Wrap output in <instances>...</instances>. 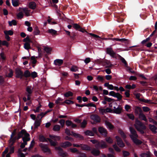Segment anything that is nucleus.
<instances>
[{
    "label": "nucleus",
    "mask_w": 157,
    "mask_h": 157,
    "mask_svg": "<svg viewBox=\"0 0 157 157\" xmlns=\"http://www.w3.org/2000/svg\"><path fill=\"white\" fill-rule=\"evenodd\" d=\"M134 126L135 128L140 133L144 134L145 133L144 131L146 129V127L145 125L142 122L138 119H136L135 123L134 124Z\"/></svg>",
    "instance_id": "f257e3e1"
},
{
    "label": "nucleus",
    "mask_w": 157,
    "mask_h": 157,
    "mask_svg": "<svg viewBox=\"0 0 157 157\" xmlns=\"http://www.w3.org/2000/svg\"><path fill=\"white\" fill-rule=\"evenodd\" d=\"M90 141L93 144H95V147L97 149L106 148L108 146L106 143L103 140L98 141L96 140H91Z\"/></svg>",
    "instance_id": "f03ea898"
},
{
    "label": "nucleus",
    "mask_w": 157,
    "mask_h": 157,
    "mask_svg": "<svg viewBox=\"0 0 157 157\" xmlns=\"http://www.w3.org/2000/svg\"><path fill=\"white\" fill-rule=\"evenodd\" d=\"M73 27L76 30L80 31L83 33L86 32L87 34H89L90 36H92L95 38H100V37L92 33H88L86 30L82 28L77 23L74 24L73 25Z\"/></svg>",
    "instance_id": "7ed1b4c3"
},
{
    "label": "nucleus",
    "mask_w": 157,
    "mask_h": 157,
    "mask_svg": "<svg viewBox=\"0 0 157 157\" xmlns=\"http://www.w3.org/2000/svg\"><path fill=\"white\" fill-rule=\"evenodd\" d=\"M65 133L68 136L72 135L74 137L76 138H79L81 140L83 139V137L81 135L75 133L74 132L72 131L71 134V132L69 129L67 128H66L65 129Z\"/></svg>",
    "instance_id": "20e7f679"
},
{
    "label": "nucleus",
    "mask_w": 157,
    "mask_h": 157,
    "mask_svg": "<svg viewBox=\"0 0 157 157\" xmlns=\"http://www.w3.org/2000/svg\"><path fill=\"white\" fill-rule=\"evenodd\" d=\"M16 77L17 78L22 79L24 76L23 73L21 69L19 68H16L15 70Z\"/></svg>",
    "instance_id": "39448f33"
},
{
    "label": "nucleus",
    "mask_w": 157,
    "mask_h": 157,
    "mask_svg": "<svg viewBox=\"0 0 157 157\" xmlns=\"http://www.w3.org/2000/svg\"><path fill=\"white\" fill-rule=\"evenodd\" d=\"M39 146L41 147L44 152H48L49 154L51 153L50 149L48 148L47 145L40 143L39 144Z\"/></svg>",
    "instance_id": "423d86ee"
},
{
    "label": "nucleus",
    "mask_w": 157,
    "mask_h": 157,
    "mask_svg": "<svg viewBox=\"0 0 157 157\" xmlns=\"http://www.w3.org/2000/svg\"><path fill=\"white\" fill-rule=\"evenodd\" d=\"M56 149L59 151L58 154L60 156L62 157H67L68 156L67 153L64 151L61 147H58Z\"/></svg>",
    "instance_id": "0eeeda50"
},
{
    "label": "nucleus",
    "mask_w": 157,
    "mask_h": 157,
    "mask_svg": "<svg viewBox=\"0 0 157 157\" xmlns=\"http://www.w3.org/2000/svg\"><path fill=\"white\" fill-rule=\"evenodd\" d=\"M129 130L131 133L130 135V137L131 139L135 137H138V135L135 129L132 127H129Z\"/></svg>",
    "instance_id": "6e6552de"
},
{
    "label": "nucleus",
    "mask_w": 157,
    "mask_h": 157,
    "mask_svg": "<svg viewBox=\"0 0 157 157\" xmlns=\"http://www.w3.org/2000/svg\"><path fill=\"white\" fill-rule=\"evenodd\" d=\"M107 53L112 58H116V53L113 51L111 48H106Z\"/></svg>",
    "instance_id": "1a4fd4ad"
},
{
    "label": "nucleus",
    "mask_w": 157,
    "mask_h": 157,
    "mask_svg": "<svg viewBox=\"0 0 157 157\" xmlns=\"http://www.w3.org/2000/svg\"><path fill=\"white\" fill-rule=\"evenodd\" d=\"M123 13H116L114 14L115 17L117 18V21L119 22H122L124 18L122 17Z\"/></svg>",
    "instance_id": "9d476101"
},
{
    "label": "nucleus",
    "mask_w": 157,
    "mask_h": 157,
    "mask_svg": "<svg viewBox=\"0 0 157 157\" xmlns=\"http://www.w3.org/2000/svg\"><path fill=\"white\" fill-rule=\"evenodd\" d=\"M115 138L117 140V145L120 147H124L125 145L121 138L118 136H115Z\"/></svg>",
    "instance_id": "9b49d317"
},
{
    "label": "nucleus",
    "mask_w": 157,
    "mask_h": 157,
    "mask_svg": "<svg viewBox=\"0 0 157 157\" xmlns=\"http://www.w3.org/2000/svg\"><path fill=\"white\" fill-rule=\"evenodd\" d=\"M90 119L96 123H100L101 122L100 117L97 114H93L90 116Z\"/></svg>",
    "instance_id": "f8f14e48"
},
{
    "label": "nucleus",
    "mask_w": 157,
    "mask_h": 157,
    "mask_svg": "<svg viewBox=\"0 0 157 157\" xmlns=\"http://www.w3.org/2000/svg\"><path fill=\"white\" fill-rule=\"evenodd\" d=\"M98 131L104 137H106L107 136V130L103 127H99Z\"/></svg>",
    "instance_id": "ddd939ff"
},
{
    "label": "nucleus",
    "mask_w": 157,
    "mask_h": 157,
    "mask_svg": "<svg viewBox=\"0 0 157 157\" xmlns=\"http://www.w3.org/2000/svg\"><path fill=\"white\" fill-rule=\"evenodd\" d=\"M110 39L113 41H121V42H124L127 44L128 43L129 41L128 39H125V38L119 39L118 38H110Z\"/></svg>",
    "instance_id": "4468645a"
},
{
    "label": "nucleus",
    "mask_w": 157,
    "mask_h": 157,
    "mask_svg": "<svg viewBox=\"0 0 157 157\" xmlns=\"http://www.w3.org/2000/svg\"><path fill=\"white\" fill-rule=\"evenodd\" d=\"M81 148L83 150L90 151L91 150V147L87 145L81 144Z\"/></svg>",
    "instance_id": "2eb2a0df"
},
{
    "label": "nucleus",
    "mask_w": 157,
    "mask_h": 157,
    "mask_svg": "<svg viewBox=\"0 0 157 157\" xmlns=\"http://www.w3.org/2000/svg\"><path fill=\"white\" fill-rule=\"evenodd\" d=\"M28 133L25 129H22L20 132H19L17 136H18V139H20L23 138V136H25L26 133Z\"/></svg>",
    "instance_id": "dca6fc26"
},
{
    "label": "nucleus",
    "mask_w": 157,
    "mask_h": 157,
    "mask_svg": "<svg viewBox=\"0 0 157 157\" xmlns=\"http://www.w3.org/2000/svg\"><path fill=\"white\" fill-rule=\"evenodd\" d=\"M138 137H135L134 138L131 139L133 143L137 145H140L141 144L142 142L140 140L138 139Z\"/></svg>",
    "instance_id": "f3484780"
},
{
    "label": "nucleus",
    "mask_w": 157,
    "mask_h": 157,
    "mask_svg": "<svg viewBox=\"0 0 157 157\" xmlns=\"http://www.w3.org/2000/svg\"><path fill=\"white\" fill-rule=\"evenodd\" d=\"M149 128L154 133H157L156 130L157 129V128L155 125L149 124Z\"/></svg>",
    "instance_id": "a211bd4d"
},
{
    "label": "nucleus",
    "mask_w": 157,
    "mask_h": 157,
    "mask_svg": "<svg viewBox=\"0 0 157 157\" xmlns=\"http://www.w3.org/2000/svg\"><path fill=\"white\" fill-rule=\"evenodd\" d=\"M91 153L95 156H97L99 155L100 154V151L95 148L93 149L91 151Z\"/></svg>",
    "instance_id": "6ab92c4d"
},
{
    "label": "nucleus",
    "mask_w": 157,
    "mask_h": 157,
    "mask_svg": "<svg viewBox=\"0 0 157 157\" xmlns=\"http://www.w3.org/2000/svg\"><path fill=\"white\" fill-rule=\"evenodd\" d=\"M63 60L61 59H56L54 61V63L56 65L60 66L63 63Z\"/></svg>",
    "instance_id": "aec40b11"
},
{
    "label": "nucleus",
    "mask_w": 157,
    "mask_h": 157,
    "mask_svg": "<svg viewBox=\"0 0 157 157\" xmlns=\"http://www.w3.org/2000/svg\"><path fill=\"white\" fill-rule=\"evenodd\" d=\"M72 145V144L69 142L66 141L61 144V147H63L66 148Z\"/></svg>",
    "instance_id": "412c9836"
},
{
    "label": "nucleus",
    "mask_w": 157,
    "mask_h": 157,
    "mask_svg": "<svg viewBox=\"0 0 157 157\" xmlns=\"http://www.w3.org/2000/svg\"><path fill=\"white\" fill-rule=\"evenodd\" d=\"M33 88H32L31 86H27L26 89V91L27 92V93L28 94L27 95H31L33 92Z\"/></svg>",
    "instance_id": "4be33fe9"
},
{
    "label": "nucleus",
    "mask_w": 157,
    "mask_h": 157,
    "mask_svg": "<svg viewBox=\"0 0 157 157\" xmlns=\"http://www.w3.org/2000/svg\"><path fill=\"white\" fill-rule=\"evenodd\" d=\"M105 123L107 127H108L109 129H113V126L109 122L107 121H105Z\"/></svg>",
    "instance_id": "5701e85b"
},
{
    "label": "nucleus",
    "mask_w": 157,
    "mask_h": 157,
    "mask_svg": "<svg viewBox=\"0 0 157 157\" xmlns=\"http://www.w3.org/2000/svg\"><path fill=\"white\" fill-rule=\"evenodd\" d=\"M36 3L34 2H31L29 3V7L33 10L35 9L36 8Z\"/></svg>",
    "instance_id": "b1692460"
},
{
    "label": "nucleus",
    "mask_w": 157,
    "mask_h": 157,
    "mask_svg": "<svg viewBox=\"0 0 157 157\" xmlns=\"http://www.w3.org/2000/svg\"><path fill=\"white\" fill-rule=\"evenodd\" d=\"M119 57L121 62L124 64V66L126 67H128V63L124 58L121 56L120 55H118Z\"/></svg>",
    "instance_id": "393cba45"
},
{
    "label": "nucleus",
    "mask_w": 157,
    "mask_h": 157,
    "mask_svg": "<svg viewBox=\"0 0 157 157\" xmlns=\"http://www.w3.org/2000/svg\"><path fill=\"white\" fill-rule=\"evenodd\" d=\"M104 63L105 65H107V66L106 67V68L111 67L113 66V65L110 62L107 60H105Z\"/></svg>",
    "instance_id": "a878e982"
},
{
    "label": "nucleus",
    "mask_w": 157,
    "mask_h": 157,
    "mask_svg": "<svg viewBox=\"0 0 157 157\" xmlns=\"http://www.w3.org/2000/svg\"><path fill=\"white\" fill-rule=\"evenodd\" d=\"M86 136H94V134L93 132L90 130H87L84 132Z\"/></svg>",
    "instance_id": "bb28decb"
},
{
    "label": "nucleus",
    "mask_w": 157,
    "mask_h": 157,
    "mask_svg": "<svg viewBox=\"0 0 157 157\" xmlns=\"http://www.w3.org/2000/svg\"><path fill=\"white\" fill-rule=\"evenodd\" d=\"M23 11L27 16H29L30 15L29 13L30 11V10H28L26 8H23Z\"/></svg>",
    "instance_id": "cd10ccee"
},
{
    "label": "nucleus",
    "mask_w": 157,
    "mask_h": 157,
    "mask_svg": "<svg viewBox=\"0 0 157 157\" xmlns=\"http://www.w3.org/2000/svg\"><path fill=\"white\" fill-rule=\"evenodd\" d=\"M31 42H26L24 44V48L27 50H28L30 49L31 48V47L30 43Z\"/></svg>",
    "instance_id": "c85d7f7f"
},
{
    "label": "nucleus",
    "mask_w": 157,
    "mask_h": 157,
    "mask_svg": "<svg viewBox=\"0 0 157 157\" xmlns=\"http://www.w3.org/2000/svg\"><path fill=\"white\" fill-rule=\"evenodd\" d=\"M118 132L123 139H124L126 138V136L122 130L121 129H119L118 130Z\"/></svg>",
    "instance_id": "c756f323"
},
{
    "label": "nucleus",
    "mask_w": 157,
    "mask_h": 157,
    "mask_svg": "<svg viewBox=\"0 0 157 157\" xmlns=\"http://www.w3.org/2000/svg\"><path fill=\"white\" fill-rule=\"evenodd\" d=\"M122 109L119 106L114 110V113L117 114H120L121 112Z\"/></svg>",
    "instance_id": "7c9ffc66"
},
{
    "label": "nucleus",
    "mask_w": 157,
    "mask_h": 157,
    "mask_svg": "<svg viewBox=\"0 0 157 157\" xmlns=\"http://www.w3.org/2000/svg\"><path fill=\"white\" fill-rule=\"evenodd\" d=\"M139 116V117L142 120H144L145 121H147V119L145 116L142 113H140Z\"/></svg>",
    "instance_id": "2f4dec72"
},
{
    "label": "nucleus",
    "mask_w": 157,
    "mask_h": 157,
    "mask_svg": "<svg viewBox=\"0 0 157 157\" xmlns=\"http://www.w3.org/2000/svg\"><path fill=\"white\" fill-rule=\"evenodd\" d=\"M39 140L40 142H47V140L42 135H40L39 136Z\"/></svg>",
    "instance_id": "473e14b6"
},
{
    "label": "nucleus",
    "mask_w": 157,
    "mask_h": 157,
    "mask_svg": "<svg viewBox=\"0 0 157 157\" xmlns=\"http://www.w3.org/2000/svg\"><path fill=\"white\" fill-rule=\"evenodd\" d=\"M40 31L39 30L37 26L35 27L33 31V34L34 35H37L39 34Z\"/></svg>",
    "instance_id": "72a5a7b5"
},
{
    "label": "nucleus",
    "mask_w": 157,
    "mask_h": 157,
    "mask_svg": "<svg viewBox=\"0 0 157 157\" xmlns=\"http://www.w3.org/2000/svg\"><path fill=\"white\" fill-rule=\"evenodd\" d=\"M30 135L29 133H26L25 136L23 137L22 138L25 139V141H29L30 140V138L29 137Z\"/></svg>",
    "instance_id": "f704fd0d"
},
{
    "label": "nucleus",
    "mask_w": 157,
    "mask_h": 157,
    "mask_svg": "<svg viewBox=\"0 0 157 157\" xmlns=\"http://www.w3.org/2000/svg\"><path fill=\"white\" fill-rule=\"evenodd\" d=\"M70 150L72 153H76L77 154H79L80 151L76 148H70Z\"/></svg>",
    "instance_id": "c9c22d12"
},
{
    "label": "nucleus",
    "mask_w": 157,
    "mask_h": 157,
    "mask_svg": "<svg viewBox=\"0 0 157 157\" xmlns=\"http://www.w3.org/2000/svg\"><path fill=\"white\" fill-rule=\"evenodd\" d=\"M24 76L25 78H28L31 76V73L28 70H26L23 73Z\"/></svg>",
    "instance_id": "e433bc0d"
},
{
    "label": "nucleus",
    "mask_w": 157,
    "mask_h": 157,
    "mask_svg": "<svg viewBox=\"0 0 157 157\" xmlns=\"http://www.w3.org/2000/svg\"><path fill=\"white\" fill-rule=\"evenodd\" d=\"M73 93L71 91H68L64 94V96L65 97H72L73 96Z\"/></svg>",
    "instance_id": "4c0bfd02"
},
{
    "label": "nucleus",
    "mask_w": 157,
    "mask_h": 157,
    "mask_svg": "<svg viewBox=\"0 0 157 157\" xmlns=\"http://www.w3.org/2000/svg\"><path fill=\"white\" fill-rule=\"evenodd\" d=\"M41 121H38V120H36V121L34 124V127L35 128H37L38 126H40Z\"/></svg>",
    "instance_id": "58836bf2"
},
{
    "label": "nucleus",
    "mask_w": 157,
    "mask_h": 157,
    "mask_svg": "<svg viewBox=\"0 0 157 157\" xmlns=\"http://www.w3.org/2000/svg\"><path fill=\"white\" fill-rule=\"evenodd\" d=\"M60 128V126L58 124L55 125L53 128V130L55 131H58Z\"/></svg>",
    "instance_id": "ea45409f"
},
{
    "label": "nucleus",
    "mask_w": 157,
    "mask_h": 157,
    "mask_svg": "<svg viewBox=\"0 0 157 157\" xmlns=\"http://www.w3.org/2000/svg\"><path fill=\"white\" fill-rule=\"evenodd\" d=\"M8 23L10 26H11L13 25H17L16 21L14 20H13L11 21H9Z\"/></svg>",
    "instance_id": "a19ab883"
},
{
    "label": "nucleus",
    "mask_w": 157,
    "mask_h": 157,
    "mask_svg": "<svg viewBox=\"0 0 157 157\" xmlns=\"http://www.w3.org/2000/svg\"><path fill=\"white\" fill-rule=\"evenodd\" d=\"M4 33L5 35L7 34L8 35L12 36L13 34V32L11 30H9L8 31L5 30L4 31Z\"/></svg>",
    "instance_id": "79ce46f5"
},
{
    "label": "nucleus",
    "mask_w": 157,
    "mask_h": 157,
    "mask_svg": "<svg viewBox=\"0 0 157 157\" xmlns=\"http://www.w3.org/2000/svg\"><path fill=\"white\" fill-rule=\"evenodd\" d=\"M52 48H51L46 47L44 48V50L48 54H50Z\"/></svg>",
    "instance_id": "37998d69"
},
{
    "label": "nucleus",
    "mask_w": 157,
    "mask_h": 157,
    "mask_svg": "<svg viewBox=\"0 0 157 157\" xmlns=\"http://www.w3.org/2000/svg\"><path fill=\"white\" fill-rule=\"evenodd\" d=\"M31 59L32 61V63L34 65L33 66V67H34L35 66L34 64L36 63L37 60L36 59L35 56H32L31 57Z\"/></svg>",
    "instance_id": "c03bdc74"
},
{
    "label": "nucleus",
    "mask_w": 157,
    "mask_h": 157,
    "mask_svg": "<svg viewBox=\"0 0 157 157\" xmlns=\"http://www.w3.org/2000/svg\"><path fill=\"white\" fill-rule=\"evenodd\" d=\"M87 124V121L86 120H84L81 123V127L82 128H84L86 127Z\"/></svg>",
    "instance_id": "a18cd8bd"
},
{
    "label": "nucleus",
    "mask_w": 157,
    "mask_h": 157,
    "mask_svg": "<svg viewBox=\"0 0 157 157\" xmlns=\"http://www.w3.org/2000/svg\"><path fill=\"white\" fill-rule=\"evenodd\" d=\"M49 136L51 138L55 140H59L60 139V138L59 136H55L53 135H50Z\"/></svg>",
    "instance_id": "49530a36"
},
{
    "label": "nucleus",
    "mask_w": 157,
    "mask_h": 157,
    "mask_svg": "<svg viewBox=\"0 0 157 157\" xmlns=\"http://www.w3.org/2000/svg\"><path fill=\"white\" fill-rule=\"evenodd\" d=\"M105 140L106 142L109 144H111L113 142V140L110 137H106Z\"/></svg>",
    "instance_id": "de8ad7c7"
},
{
    "label": "nucleus",
    "mask_w": 157,
    "mask_h": 157,
    "mask_svg": "<svg viewBox=\"0 0 157 157\" xmlns=\"http://www.w3.org/2000/svg\"><path fill=\"white\" fill-rule=\"evenodd\" d=\"M23 41L25 43L26 42H32V41L30 39L29 36H27L25 38L23 39Z\"/></svg>",
    "instance_id": "09e8293b"
},
{
    "label": "nucleus",
    "mask_w": 157,
    "mask_h": 157,
    "mask_svg": "<svg viewBox=\"0 0 157 157\" xmlns=\"http://www.w3.org/2000/svg\"><path fill=\"white\" fill-rule=\"evenodd\" d=\"M117 7V6L115 5L111 4V6H109V9H111L112 10H115Z\"/></svg>",
    "instance_id": "8fccbe9b"
},
{
    "label": "nucleus",
    "mask_w": 157,
    "mask_h": 157,
    "mask_svg": "<svg viewBox=\"0 0 157 157\" xmlns=\"http://www.w3.org/2000/svg\"><path fill=\"white\" fill-rule=\"evenodd\" d=\"M134 95L135 96L136 98L139 101H142V98H140V96L141 95V94H134Z\"/></svg>",
    "instance_id": "3c124183"
},
{
    "label": "nucleus",
    "mask_w": 157,
    "mask_h": 157,
    "mask_svg": "<svg viewBox=\"0 0 157 157\" xmlns=\"http://www.w3.org/2000/svg\"><path fill=\"white\" fill-rule=\"evenodd\" d=\"M104 100L107 101L108 102H110L112 101H114V99L109 98L107 96H105L104 97Z\"/></svg>",
    "instance_id": "603ef678"
},
{
    "label": "nucleus",
    "mask_w": 157,
    "mask_h": 157,
    "mask_svg": "<svg viewBox=\"0 0 157 157\" xmlns=\"http://www.w3.org/2000/svg\"><path fill=\"white\" fill-rule=\"evenodd\" d=\"M24 15L22 12H20L17 15V17L18 19H21L23 18Z\"/></svg>",
    "instance_id": "864d4df0"
},
{
    "label": "nucleus",
    "mask_w": 157,
    "mask_h": 157,
    "mask_svg": "<svg viewBox=\"0 0 157 157\" xmlns=\"http://www.w3.org/2000/svg\"><path fill=\"white\" fill-rule=\"evenodd\" d=\"M135 112L136 113L138 114L139 112L142 113V110L139 107L137 106L135 109Z\"/></svg>",
    "instance_id": "5fc2aeb1"
},
{
    "label": "nucleus",
    "mask_w": 157,
    "mask_h": 157,
    "mask_svg": "<svg viewBox=\"0 0 157 157\" xmlns=\"http://www.w3.org/2000/svg\"><path fill=\"white\" fill-rule=\"evenodd\" d=\"M115 97L117 98L119 100H121L122 96L119 93H116V96Z\"/></svg>",
    "instance_id": "6e6d98bb"
},
{
    "label": "nucleus",
    "mask_w": 157,
    "mask_h": 157,
    "mask_svg": "<svg viewBox=\"0 0 157 157\" xmlns=\"http://www.w3.org/2000/svg\"><path fill=\"white\" fill-rule=\"evenodd\" d=\"M48 33H50L52 34H56L57 31L55 30L51 29H48Z\"/></svg>",
    "instance_id": "4d7b16f0"
},
{
    "label": "nucleus",
    "mask_w": 157,
    "mask_h": 157,
    "mask_svg": "<svg viewBox=\"0 0 157 157\" xmlns=\"http://www.w3.org/2000/svg\"><path fill=\"white\" fill-rule=\"evenodd\" d=\"M76 36V35L75 34V33H72L71 34L70 37L71 39L74 40L75 39Z\"/></svg>",
    "instance_id": "13d9d810"
},
{
    "label": "nucleus",
    "mask_w": 157,
    "mask_h": 157,
    "mask_svg": "<svg viewBox=\"0 0 157 157\" xmlns=\"http://www.w3.org/2000/svg\"><path fill=\"white\" fill-rule=\"evenodd\" d=\"M141 157H151L150 155L147 153H144L141 154Z\"/></svg>",
    "instance_id": "bf43d9fd"
},
{
    "label": "nucleus",
    "mask_w": 157,
    "mask_h": 157,
    "mask_svg": "<svg viewBox=\"0 0 157 157\" xmlns=\"http://www.w3.org/2000/svg\"><path fill=\"white\" fill-rule=\"evenodd\" d=\"M37 73L33 71L31 73V76L33 78H34L37 77Z\"/></svg>",
    "instance_id": "052dcab7"
},
{
    "label": "nucleus",
    "mask_w": 157,
    "mask_h": 157,
    "mask_svg": "<svg viewBox=\"0 0 157 157\" xmlns=\"http://www.w3.org/2000/svg\"><path fill=\"white\" fill-rule=\"evenodd\" d=\"M113 147L114 149L115 150L119 152L120 151V149L116 144L113 145Z\"/></svg>",
    "instance_id": "680f3d73"
},
{
    "label": "nucleus",
    "mask_w": 157,
    "mask_h": 157,
    "mask_svg": "<svg viewBox=\"0 0 157 157\" xmlns=\"http://www.w3.org/2000/svg\"><path fill=\"white\" fill-rule=\"evenodd\" d=\"M64 103L67 104H73L74 102L70 100H66L64 101Z\"/></svg>",
    "instance_id": "e2e57ef3"
},
{
    "label": "nucleus",
    "mask_w": 157,
    "mask_h": 157,
    "mask_svg": "<svg viewBox=\"0 0 157 157\" xmlns=\"http://www.w3.org/2000/svg\"><path fill=\"white\" fill-rule=\"evenodd\" d=\"M127 115L130 119H131L132 120H133L134 119L135 117L133 114H128Z\"/></svg>",
    "instance_id": "0e129e2a"
},
{
    "label": "nucleus",
    "mask_w": 157,
    "mask_h": 157,
    "mask_svg": "<svg viewBox=\"0 0 157 157\" xmlns=\"http://www.w3.org/2000/svg\"><path fill=\"white\" fill-rule=\"evenodd\" d=\"M123 153L124 157H127L130 155V153L127 151H123Z\"/></svg>",
    "instance_id": "69168bd1"
},
{
    "label": "nucleus",
    "mask_w": 157,
    "mask_h": 157,
    "mask_svg": "<svg viewBox=\"0 0 157 157\" xmlns=\"http://www.w3.org/2000/svg\"><path fill=\"white\" fill-rule=\"evenodd\" d=\"M72 123V122L71 121L68 120L66 121V124L67 126H69L71 125Z\"/></svg>",
    "instance_id": "338daca9"
},
{
    "label": "nucleus",
    "mask_w": 157,
    "mask_h": 157,
    "mask_svg": "<svg viewBox=\"0 0 157 157\" xmlns=\"http://www.w3.org/2000/svg\"><path fill=\"white\" fill-rule=\"evenodd\" d=\"M79 155L77 157H86V154L83 153H81L80 152L79 154H78Z\"/></svg>",
    "instance_id": "774afa93"
}]
</instances>
